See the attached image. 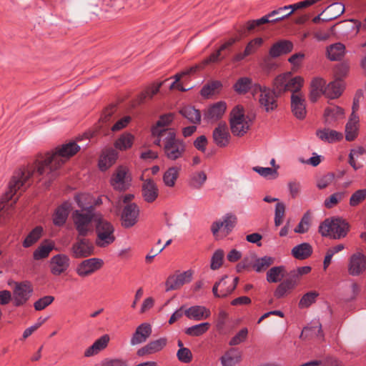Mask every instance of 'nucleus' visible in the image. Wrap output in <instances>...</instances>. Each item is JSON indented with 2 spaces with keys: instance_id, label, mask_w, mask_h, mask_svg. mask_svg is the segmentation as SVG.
Here are the masks:
<instances>
[{
  "instance_id": "nucleus-1",
  "label": "nucleus",
  "mask_w": 366,
  "mask_h": 366,
  "mask_svg": "<svg viewBox=\"0 0 366 366\" xmlns=\"http://www.w3.org/2000/svg\"><path fill=\"white\" fill-rule=\"evenodd\" d=\"M79 149L80 146L75 142H70L56 148L53 154H48L38 159L34 166L19 171L9 184V192L6 194V199L7 201L11 199L16 192L33 176L50 175L49 179L54 177L56 170Z\"/></svg>"
},
{
  "instance_id": "nucleus-2",
  "label": "nucleus",
  "mask_w": 366,
  "mask_h": 366,
  "mask_svg": "<svg viewBox=\"0 0 366 366\" xmlns=\"http://www.w3.org/2000/svg\"><path fill=\"white\" fill-rule=\"evenodd\" d=\"M84 195L76 196V202L78 206L82 208L81 210H75L72 214V219L74 227L78 232V235L86 236L93 230L92 222L97 224V219L101 217V214L94 212L92 206L85 208L81 202Z\"/></svg>"
},
{
  "instance_id": "nucleus-3",
  "label": "nucleus",
  "mask_w": 366,
  "mask_h": 366,
  "mask_svg": "<svg viewBox=\"0 0 366 366\" xmlns=\"http://www.w3.org/2000/svg\"><path fill=\"white\" fill-rule=\"evenodd\" d=\"M154 143L163 148L165 156L170 160H176L183 157L185 143L176 137L174 132L164 133L161 137L155 139Z\"/></svg>"
},
{
  "instance_id": "nucleus-4",
  "label": "nucleus",
  "mask_w": 366,
  "mask_h": 366,
  "mask_svg": "<svg viewBox=\"0 0 366 366\" xmlns=\"http://www.w3.org/2000/svg\"><path fill=\"white\" fill-rule=\"evenodd\" d=\"M252 95L258 100L260 108L267 113H270L277 108V98L282 94L277 92L274 86L272 89L255 84L252 88Z\"/></svg>"
},
{
  "instance_id": "nucleus-5",
  "label": "nucleus",
  "mask_w": 366,
  "mask_h": 366,
  "mask_svg": "<svg viewBox=\"0 0 366 366\" xmlns=\"http://www.w3.org/2000/svg\"><path fill=\"white\" fill-rule=\"evenodd\" d=\"M348 231V223L340 217L326 219L319 227V232L322 236L334 239L344 238Z\"/></svg>"
},
{
  "instance_id": "nucleus-6",
  "label": "nucleus",
  "mask_w": 366,
  "mask_h": 366,
  "mask_svg": "<svg viewBox=\"0 0 366 366\" xmlns=\"http://www.w3.org/2000/svg\"><path fill=\"white\" fill-rule=\"evenodd\" d=\"M304 79L301 76L292 77L290 72L278 75L273 81V85L277 92L281 94L290 91L292 94H303L301 89Z\"/></svg>"
},
{
  "instance_id": "nucleus-7",
  "label": "nucleus",
  "mask_w": 366,
  "mask_h": 366,
  "mask_svg": "<svg viewBox=\"0 0 366 366\" xmlns=\"http://www.w3.org/2000/svg\"><path fill=\"white\" fill-rule=\"evenodd\" d=\"M252 120L244 114L242 106L237 105L230 113L229 124L232 133L234 136L242 137L249 129Z\"/></svg>"
},
{
  "instance_id": "nucleus-8",
  "label": "nucleus",
  "mask_w": 366,
  "mask_h": 366,
  "mask_svg": "<svg viewBox=\"0 0 366 366\" xmlns=\"http://www.w3.org/2000/svg\"><path fill=\"white\" fill-rule=\"evenodd\" d=\"M95 232V244L99 247H106L115 240L114 226L102 216L97 219Z\"/></svg>"
},
{
  "instance_id": "nucleus-9",
  "label": "nucleus",
  "mask_w": 366,
  "mask_h": 366,
  "mask_svg": "<svg viewBox=\"0 0 366 366\" xmlns=\"http://www.w3.org/2000/svg\"><path fill=\"white\" fill-rule=\"evenodd\" d=\"M85 237L77 235L76 241L72 244L70 252L74 258H85L94 254V244L89 239Z\"/></svg>"
},
{
  "instance_id": "nucleus-10",
  "label": "nucleus",
  "mask_w": 366,
  "mask_h": 366,
  "mask_svg": "<svg viewBox=\"0 0 366 366\" xmlns=\"http://www.w3.org/2000/svg\"><path fill=\"white\" fill-rule=\"evenodd\" d=\"M132 177L129 169L124 166H119L112 176L110 183L115 190L125 191L131 185Z\"/></svg>"
},
{
  "instance_id": "nucleus-11",
  "label": "nucleus",
  "mask_w": 366,
  "mask_h": 366,
  "mask_svg": "<svg viewBox=\"0 0 366 366\" xmlns=\"http://www.w3.org/2000/svg\"><path fill=\"white\" fill-rule=\"evenodd\" d=\"M236 222L237 217L234 215L226 214L212 223L211 231L215 237L218 236L219 232H222L226 236L233 229Z\"/></svg>"
},
{
  "instance_id": "nucleus-12",
  "label": "nucleus",
  "mask_w": 366,
  "mask_h": 366,
  "mask_svg": "<svg viewBox=\"0 0 366 366\" xmlns=\"http://www.w3.org/2000/svg\"><path fill=\"white\" fill-rule=\"evenodd\" d=\"M366 271V255L360 252L352 254L348 259L347 272L351 276L357 277Z\"/></svg>"
},
{
  "instance_id": "nucleus-13",
  "label": "nucleus",
  "mask_w": 366,
  "mask_h": 366,
  "mask_svg": "<svg viewBox=\"0 0 366 366\" xmlns=\"http://www.w3.org/2000/svg\"><path fill=\"white\" fill-rule=\"evenodd\" d=\"M13 291L14 305L17 307L25 304L33 292V287L29 282H15Z\"/></svg>"
},
{
  "instance_id": "nucleus-14",
  "label": "nucleus",
  "mask_w": 366,
  "mask_h": 366,
  "mask_svg": "<svg viewBox=\"0 0 366 366\" xmlns=\"http://www.w3.org/2000/svg\"><path fill=\"white\" fill-rule=\"evenodd\" d=\"M117 208L122 209L121 221L124 227H131L137 222L139 209L136 204H127Z\"/></svg>"
},
{
  "instance_id": "nucleus-15",
  "label": "nucleus",
  "mask_w": 366,
  "mask_h": 366,
  "mask_svg": "<svg viewBox=\"0 0 366 366\" xmlns=\"http://www.w3.org/2000/svg\"><path fill=\"white\" fill-rule=\"evenodd\" d=\"M70 265L69 257L64 254H59L52 257L49 262V268L52 274L59 276L64 273Z\"/></svg>"
},
{
  "instance_id": "nucleus-16",
  "label": "nucleus",
  "mask_w": 366,
  "mask_h": 366,
  "mask_svg": "<svg viewBox=\"0 0 366 366\" xmlns=\"http://www.w3.org/2000/svg\"><path fill=\"white\" fill-rule=\"evenodd\" d=\"M103 265V261L98 258H91L82 261L76 267V273L80 277H87Z\"/></svg>"
},
{
  "instance_id": "nucleus-17",
  "label": "nucleus",
  "mask_w": 366,
  "mask_h": 366,
  "mask_svg": "<svg viewBox=\"0 0 366 366\" xmlns=\"http://www.w3.org/2000/svg\"><path fill=\"white\" fill-rule=\"evenodd\" d=\"M192 278V272L191 270L169 277L166 282L167 291L179 289L184 284L190 282Z\"/></svg>"
},
{
  "instance_id": "nucleus-18",
  "label": "nucleus",
  "mask_w": 366,
  "mask_h": 366,
  "mask_svg": "<svg viewBox=\"0 0 366 366\" xmlns=\"http://www.w3.org/2000/svg\"><path fill=\"white\" fill-rule=\"evenodd\" d=\"M212 137L214 143L220 147H224L229 144L230 134L226 122L218 124L213 131Z\"/></svg>"
},
{
  "instance_id": "nucleus-19",
  "label": "nucleus",
  "mask_w": 366,
  "mask_h": 366,
  "mask_svg": "<svg viewBox=\"0 0 366 366\" xmlns=\"http://www.w3.org/2000/svg\"><path fill=\"white\" fill-rule=\"evenodd\" d=\"M174 119V114L172 113L162 115L159 119L152 128V135L155 139L161 137L164 133L174 132L172 129L167 128Z\"/></svg>"
},
{
  "instance_id": "nucleus-20",
  "label": "nucleus",
  "mask_w": 366,
  "mask_h": 366,
  "mask_svg": "<svg viewBox=\"0 0 366 366\" xmlns=\"http://www.w3.org/2000/svg\"><path fill=\"white\" fill-rule=\"evenodd\" d=\"M291 109L296 118L303 119L305 117L307 110L304 94L291 95Z\"/></svg>"
},
{
  "instance_id": "nucleus-21",
  "label": "nucleus",
  "mask_w": 366,
  "mask_h": 366,
  "mask_svg": "<svg viewBox=\"0 0 366 366\" xmlns=\"http://www.w3.org/2000/svg\"><path fill=\"white\" fill-rule=\"evenodd\" d=\"M237 41V38H231L214 52L212 53L204 61V64L208 63H216L223 60L227 51L230 50L231 46Z\"/></svg>"
},
{
  "instance_id": "nucleus-22",
  "label": "nucleus",
  "mask_w": 366,
  "mask_h": 366,
  "mask_svg": "<svg viewBox=\"0 0 366 366\" xmlns=\"http://www.w3.org/2000/svg\"><path fill=\"white\" fill-rule=\"evenodd\" d=\"M297 282L289 273L285 277V280L277 286L274 295L276 298H282L290 293L297 285Z\"/></svg>"
},
{
  "instance_id": "nucleus-23",
  "label": "nucleus",
  "mask_w": 366,
  "mask_h": 366,
  "mask_svg": "<svg viewBox=\"0 0 366 366\" xmlns=\"http://www.w3.org/2000/svg\"><path fill=\"white\" fill-rule=\"evenodd\" d=\"M152 334V326L148 323L139 325L130 340L132 345H137L146 342Z\"/></svg>"
},
{
  "instance_id": "nucleus-24",
  "label": "nucleus",
  "mask_w": 366,
  "mask_h": 366,
  "mask_svg": "<svg viewBox=\"0 0 366 366\" xmlns=\"http://www.w3.org/2000/svg\"><path fill=\"white\" fill-rule=\"evenodd\" d=\"M142 194L144 199L149 203L153 202L159 195V189L155 182L147 179L144 181L142 187Z\"/></svg>"
},
{
  "instance_id": "nucleus-25",
  "label": "nucleus",
  "mask_w": 366,
  "mask_h": 366,
  "mask_svg": "<svg viewBox=\"0 0 366 366\" xmlns=\"http://www.w3.org/2000/svg\"><path fill=\"white\" fill-rule=\"evenodd\" d=\"M184 315L190 320L196 321L204 320L209 317L211 312L209 309L201 305L192 306L184 310Z\"/></svg>"
},
{
  "instance_id": "nucleus-26",
  "label": "nucleus",
  "mask_w": 366,
  "mask_h": 366,
  "mask_svg": "<svg viewBox=\"0 0 366 366\" xmlns=\"http://www.w3.org/2000/svg\"><path fill=\"white\" fill-rule=\"evenodd\" d=\"M345 5L340 2H335L329 5L325 9L321 12L322 21H330L337 19L345 11Z\"/></svg>"
},
{
  "instance_id": "nucleus-27",
  "label": "nucleus",
  "mask_w": 366,
  "mask_h": 366,
  "mask_svg": "<svg viewBox=\"0 0 366 366\" xmlns=\"http://www.w3.org/2000/svg\"><path fill=\"white\" fill-rule=\"evenodd\" d=\"M222 366H236L242 361V352L237 348H230L220 358Z\"/></svg>"
},
{
  "instance_id": "nucleus-28",
  "label": "nucleus",
  "mask_w": 366,
  "mask_h": 366,
  "mask_svg": "<svg viewBox=\"0 0 366 366\" xmlns=\"http://www.w3.org/2000/svg\"><path fill=\"white\" fill-rule=\"evenodd\" d=\"M226 104L224 102H219L209 107L204 113V117L209 121L216 122L224 114Z\"/></svg>"
},
{
  "instance_id": "nucleus-29",
  "label": "nucleus",
  "mask_w": 366,
  "mask_h": 366,
  "mask_svg": "<svg viewBox=\"0 0 366 366\" xmlns=\"http://www.w3.org/2000/svg\"><path fill=\"white\" fill-rule=\"evenodd\" d=\"M324 118L326 124L334 126L337 122L344 118V111L337 106L327 107L325 109Z\"/></svg>"
},
{
  "instance_id": "nucleus-30",
  "label": "nucleus",
  "mask_w": 366,
  "mask_h": 366,
  "mask_svg": "<svg viewBox=\"0 0 366 366\" xmlns=\"http://www.w3.org/2000/svg\"><path fill=\"white\" fill-rule=\"evenodd\" d=\"M71 209V205L68 202H65L58 207L53 216L54 224L59 227L64 225L67 219Z\"/></svg>"
},
{
  "instance_id": "nucleus-31",
  "label": "nucleus",
  "mask_w": 366,
  "mask_h": 366,
  "mask_svg": "<svg viewBox=\"0 0 366 366\" xmlns=\"http://www.w3.org/2000/svg\"><path fill=\"white\" fill-rule=\"evenodd\" d=\"M316 136L322 141L327 143H334L343 138L341 132L330 129V128L319 129L316 131Z\"/></svg>"
},
{
  "instance_id": "nucleus-32",
  "label": "nucleus",
  "mask_w": 366,
  "mask_h": 366,
  "mask_svg": "<svg viewBox=\"0 0 366 366\" xmlns=\"http://www.w3.org/2000/svg\"><path fill=\"white\" fill-rule=\"evenodd\" d=\"M359 117L356 114L352 113L348 122L345 126V139L348 142L355 139L358 134Z\"/></svg>"
},
{
  "instance_id": "nucleus-33",
  "label": "nucleus",
  "mask_w": 366,
  "mask_h": 366,
  "mask_svg": "<svg viewBox=\"0 0 366 366\" xmlns=\"http://www.w3.org/2000/svg\"><path fill=\"white\" fill-rule=\"evenodd\" d=\"M293 49V44L287 40H282L276 42L269 49V56L273 58L290 52Z\"/></svg>"
},
{
  "instance_id": "nucleus-34",
  "label": "nucleus",
  "mask_w": 366,
  "mask_h": 366,
  "mask_svg": "<svg viewBox=\"0 0 366 366\" xmlns=\"http://www.w3.org/2000/svg\"><path fill=\"white\" fill-rule=\"evenodd\" d=\"M118 157L117 152L114 149H108L104 150L101 155L99 166L101 170H107L113 165Z\"/></svg>"
},
{
  "instance_id": "nucleus-35",
  "label": "nucleus",
  "mask_w": 366,
  "mask_h": 366,
  "mask_svg": "<svg viewBox=\"0 0 366 366\" xmlns=\"http://www.w3.org/2000/svg\"><path fill=\"white\" fill-rule=\"evenodd\" d=\"M344 89V84L342 79H336L335 81L329 83L324 89L325 96L330 99L338 98Z\"/></svg>"
},
{
  "instance_id": "nucleus-36",
  "label": "nucleus",
  "mask_w": 366,
  "mask_h": 366,
  "mask_svg": "<svg viewBox=\"0 0 366 366\" xmlns=\"http://www.w3.org/2000/svg\"><path fill=\"white\" fill-rule=\"evenodd\" d=\"M109 341V336L104 335L97 340L92 345L89 347L84 352L85 357H92L98 354L101 350L104 349Z\"/></svg>"
},
{
  "instance_id": "nucleus-37",
  "label": "nucleus",
  "mask_w": 366,
  "mask_h": 366,
  "mask_svg": "<svg viewBox=\"0 0 366 366\" xmlns=\"http://www.w3.org/2000/svg\"><path fill=\"white\" fill-rule=\"evenodd\" d=\"M345 52V46L341 43H335L327 48V58L331 61H338L343 57Z\"/></svg>"
},
{
  "instance_id": "nucleus-38",
  "label": "nucleus",
  "mask_w": 366,
  "mask_h": 366,
  "mask_svg": "<svg viewBox=\"0 0 366 366\" xmlns=\"http://www.w3.org/2000/svg\"><path fill=\"white\" fill-rule=\"evenodd\" d=\"M287 274L284 267H273L267 272V281L269 283H276L280 282Z\"/></svg>"
},
{
  "instance_id": "nucleus-39",
  "label": "nucleus",
  "mask_w": 366,
  "mask_h": 366,
  "mask_svg": "<svg viewBox=\"0 0 366 366\" xmlns=\"http://www.w3.org/2000/svg\"><path fill=\"white\" fill-rule=\"evenodd\" d=\"M312 252V248L308 243H302L292 249V254L298 259H305L309 257Z\"/></svg>"
},
{
  "instance_id": "nucleus-40",
  "label": "nucleus",
  "mask_w": 366,
  "mask_h": 366,
  "mask_svg": "<svg viewBox=\"0 0 366 366\" xmlns=\"http://www.w3.org/2000/svg\"><path fill=\"white\" fill-rule=\"evenodd\" d=\"M297 6V3L294 4H290L287 6H285L283 7H280L277 9L273 10L270 13H269V16H274L277 14L282 13V11H289L286 13L285 15H282L281 16H277L275 19H272V22H278L290 16L295 11L299 9V7H296Z\"/></svg>"
},
{
  "instance_id": "nucleus-41",
  "label": "nucleus",
  "mask_w": 366,
  "mask_h": 366,
  "mask_svg": "<svg viewBox=\"0 0 366 366\" xmlns=\"http://www.w3.org/2000/svg\"><path fill=\"white\" fill-rule=\"evenodd\" d=\"M207 180V174L203 171L193 173L189 179V186L196 189H201Z\"/></svg>"
},
{
  "instance_id": "nucleus-42",
  "label": "nucleus",
  "mask_w": 366,
  "mask_h": 366,
  "mask_svg": "<svg viewBox=\"0 0 366 366\" xmlns=\"http://www.w3.org/2000/svg\"><path fill=\"white\" fill-rule=\"evenodd\" d=\"M253 87L252 79L248 77L239 78L234 85V89L238 94H245L249 89L252 92Z\"/></svg>"
},
{
  "instance_id": "nucleus-43",
  "label": "nucleus",
  "mask_w": 366,
  "mask_h": 366,
  "mask_svg": "<svg viewBox=\"0 0 366 366\" xmlns=\"http://www.w3.org/2000/svg\"><path fill=\"white\" fill-rule=\"evenodd\" d=\"M181 114L187 118L192 123H199L201 114L199 110L195 109L192 107H185L180 110Z\"/></svg>"
},
{
  "instance_id": "nucleus-44",
  "label": "nucleus",
  "mask_w": 366,
  "mask_h": 366,
  "mask_svg": "<svg viewBox=\"0 0 366 366\" xmlns=\"http://www.w3.org/2000/svg\"><path fill=\"white\" fill-rule=\"evenodd\" d=\"M179 169L176 167H169L164 174L163 181L166 186L172 187L179 176Z\"/></svg>"
},
{
  "instance_id": "nucleus-45",
  "label": "nucleus",
  "mask_w": 366,
  "mask_h": 366,
  "mask_svg": "<svg viewBox=\"0 0 366 366\" xmlns=\"http://www.w3.org/2000/svg\"><path fill=\"white\" fill-rule=\"evenodd\" d=\"M134 137L131 134L125 133L122 134L115 142V147L120 150H125L130 148L133 144Z\"/></svg>"
},
{
  "instance_id": "nucleus-46",
  "label": "nucleus",
  "mask_w": 366,
  "mask_h": 366,
  "mask_svg": "<svg viewBox=\"0 0 366 366\" xmlns=\"http://www.w3.org/2000/svg\"><path fill=\"white\" fill-rule=\"evenodd\" d=\"M209 327L210 324L209 322L200 323L187 328L185 333L190 336H200L204 334L209 329Z\"/></svg>"
},
{
  "instance_id": "nucleus-47",
  "label": "nucleus",
  "mask_w": 366,
  "mask_h": 366,
  "mask_svg": "<svg viewBox=\"0 0 366 366\" xmlns=\"http://www.w3.org/2000/svg\"><path fill=\"white\" fill-rule=\"evenodd\" d=\"M312 334H315L317 337L323 338L322 325L318 322L314 323L311 327H305L300 335V337L305 338Z\"/></svg>"
},
{
  "instance_id": "nucleus-48",
  "label": "nucleus",
  "mask_w": 366,
  "mask_h": 366,
  "mask_svg": "<svg viewBox=\"0 0 366 366\" xmlns=\"http://www.w3.org/2000/svg\"><path fill=\"white\" fill-rule=\"evenodd\" d=\"M54 245L51 243L44 242L41 244L34 252L35 259H41L49 256L53 249Z\"/></svg>"
},
{
  "instance_id": "nucleus-49",
  "label": "nucleus",
  "mask_w": 366,
  "mask_h": 366,
  "mask_svg": "<svg viewBox=\"0 0 366 366\" xmlns=\"http://www.w3.org/2000/svg\"><path fill=\"white\" fill-rule=\"evenodd\" d=\"M42 228L41 227H35L26 237L23 242L24 247H29L35 243L41 236Z\"/></svg>"
},
{
  "instance_id": "nucleus-50",
  "label": "nucleus",
  "mask_w": 366,
  "mask_h": 366,
  "mask_svg": "<svg viewBox=\"0 0 366 366\" xmlns=\"http://www.w3.org/2000/svg\"><path fill=\"white\" fill-rule=\"evenodd\" d=\"M273 263V259L270 257H263L255 260L253 267L259 272L267 269Z\"/></svg>"
},
{
  "instance_id": "nucleus-51",
  "label": "nucleus",
  "mask_w": 366,
  "mask_h": 366,
  "mask_svg": "<svg viewBox=\"0 0 366 366\" xmlns=\"http://www.w3.org/2000/svg\"><path fill=\"white\" fill-rule=\"evenodd\" d=\"M345 197V192H336L325 199L324 205L327 209H331L341 202Z\"/></svg>"
},
{
  "instance_id": "nucleus-52",
  "label": "nucleus",
  "mask_w": 366,
  "mask_h": 366,
  "mask_svg": "<svg viewBox=\"0 0 366 366\" xmlns=\"http://www.w3.org/2000/svg\"><path fill=\"white\" fill-rule=\"evenodd\" d=\"M318 293L315 291H311L302 296L299 302V307L301 308L308 307L313 302H315Z\"/></svg>"
},
{
  "instance_id": "nucleus-53",
  "label": "nucleus",
  "mask_w": 366,
  "mask_h": 366,
  "mask_svg": "<svg viewBox=\"0 0 366 366\" xmlns=\"http://www.w3.org/2000/svg\"><path fill=\"white\" fill-rule=\"evenodd\" d=\"M366 199V189H358L350 197V205L356 207L362 203Z\"/></svg>"
},
{
  "instance_id": "nucleus-54",
  "label": "nucleus",
  "mask_w": 366,
  "mask_h": 366,
  "mask_svg": "<svg viewBox=\"0 0 366 366\" xmlns=\"http://www.w3.org/2000/svg\"><path fill=\"white\" fill-rule=\"evenodd\" d=\"M285 205L282 202H277L275 207L274 224L276 227L280 226L285 217Z\"/></svg>"
},
{
  "instance_id": "nucleus-55",
  "label": "nucleus",
  "mask_w": 366,
  "mask_h": 366,
  "mask_svg": "<svg viewBox=\"0 0 366 366\" xmlns=\"http://www.w3.org/2000/svg\"><path fill=\"white\" fill-rule=\"evenodd\" d=\"M224 256V253L222 249H217L214 252L211 259L210 267L212 269H217L222 266Z\"/></svg>"
},
{
  "instance_id": "nucleus-56",
  "label": "nucleus",
  "mask_w": 366,
  "mask_h": 366,
  "mask_svg": "<svg viewBox=\"0 0 366 366\" xmlns=\"http://www.w3.org/2000/svg\"><path fill=\"white\" fill-rule=\"evenodd\" d=\"M221 86L219 81H214L204 85L202 90L201 94L204 97H209L214 94L215 91Z\"/></svg>"
},
{
  "instance_id": "nucleus-57",
  "label": "nucleus",
  "mask_w": 366,
  "mask_h": 366,
  "mask_svg": "<svg viewBox=\"0 0 366 366\" xmlns=\"http://www.w3.org/2000/svg\"><path fill=\"white\" fill-rule=\"evenodd\" d=\"M270 17H273V16H269V14H268L267 15H265L259 19L248 21L247 23L245 28L248 31H251L255 27H257L258 26H260L262 24H267V23H272L271 21L272 19H269Z\"/></svg>"
},
{
  "instance_id": "nucleus-58",
  "label": "nucleus",
  "mask_w": 366,
  "mask_h": 366,
  "mask_svg": "<svg viewBox=\"0 0 366 366\" xmlns=\"http://www.w3.org/2000/svg\"><path fill=\"white\" fill-rule=\"evenodd\" d=\"M162 83L157 84V85H153L151 87L148 88L145 92H142L139 97V103H143L146 98L149 97L152 99L154 95H155L159 90Z\"/></svg>"
},
{
  "instance_id": "nucleus-59",
  "label": "nucleus",
  "mask_w": 366,
  "mask_h": 366,
  "mask_svg": "<svg viewBox=\"0 0 366 366\" xmlns=\"http://www.w3.org/2000/svg\"><path fill=\"white\" fill-rule=\"evenodd\" d=\"M226 278H227V275L223 277L219 282H217L214 284V285L212 288V292L215 297H225L229 295L227 290H225L223 289H219V286H222V285H224L226 284V281H225Z\"/></svg>"
},
{
  "instance_id": "nucleus-60",
  "label": "nucleus",
  "mask_w": 366,
  "mask_h": 366,
  "mask_svg": "<svg viewBox=\"0 0 366 366\" xmlns=\"http://www.w3.org/2000/svg\"><path fill=\"white\" fill-rule=\"evenodd\" d=\"M54 300V297L53 296L47 295L44 296L37 301H36L34 304V307L36 310L41 311L45 309L47 306L51 305Z\"/></svg>"
},
{
  "instance_id": "nucleus-61",
  "label": "nucleus",
  "mask_w": 366,
  "mask_h": 366,
  "mask_svg": "<svg viewBox=\"0 0 366 366\" xmlns=\"http://www.w3.org/2000/svg\"><path fill=\"white\" fill-rule=\"evenodd\" d=\"M253 170L258 173L260 176L265 178L273 176V178L274 179L278 175L277 171H276V169H272V168L270 167H254Z\"/></svg>"
},
{
  "instance_id": "nucleus-62",
  "label": "nucleus",
  "mask_w": 366,
  "mask_h": 366,
  "mask_svg": "<svg viewBox=\"0 0 366 366\" xmlns=\"http://www.w3.org/2000/svg\"><path fill=\"white\" fill-rule=\"evenodd\" d=\"M310 218L309 215L307 214H305L302 217L301 221L300 222L297 227L295 229V232L304 234L306 232H307L310 228Z\"/></svg>"
},
{
  "instance_id": "nucleus-63",
  "label": "nucleus",
  "mask_w": 366,
  "mask_h": 366,
  "mask_svg": "<svg viewBox=\"0 0 366 366\" xmlns=\"http://www.w3.org/2000/svg\"><path fill=\"white\" fill-rule=\"evenodd\" d=\"M167 342V338L162 337L158 340L150 342L149 343H148V345L153 354L162 350L166 346Z\"/></svg>"
},
{
  "instance_id": "nucleus-64",
  "label": "nucleus",
  "mask_w": 366,
  "mask_h": 366,
  "mask_svg": "<svg viewBox=\"0 0 366 366\" xmlns=\"http://www.w3.org/2000/svg\"><path fill=\"white\" fill-rule=\"evenodd\" d=\"M248 330L247 328L242 329L234 337L229 341V345L234 346L243 342L247 337Z\"/></svg>"
}]
</instances>
